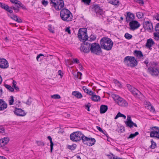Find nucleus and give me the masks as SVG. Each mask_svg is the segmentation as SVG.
Listing matches in <instances>:
<instances>
[{"mask_svg":"<svg viewBox=\"0 0 159 159\" xmlns=\"http://www.w3.org/2000/svg\"><path fill=\"white\" fill-rule=\"evenodd\" d=\"M124 37L126 39L129 40L132 38L133 36L132 35L127 33L125 34Z\"/></svg>","mask_w":159,"mask_h":159,"instance_id":"obj_37","label":"nucleus"},{"mask_svg":"<svg viewBox=\"0 0 159 159\" xmlns=\"http://www.w3.org/2000/svg\"><path fill=\"white\" fill-rule=\"evenodd\" d=\"M124 62L126 63L128 66L131 67H134L138 64L136 60L134 57H126L124 59Z\"/></svg>","mask_w":159,"mask_h":159,"instance_id":"obj_5","label":"nucleus"},{"mask_svg":"<svg viewBox=\"0 0 159 159\" xmlns=\"http://www.w3.org/2000/svg\"><path fill=\"white\" fill-rule=\"evenodd\" d=\"M57 73L59 75L61 76V77H62L63 76V73L61 71V70H58Z\"/></svg>","mask_w":159,"mask_h":159,"instance_id":"obj_63","label":"nucleus"},{"mask_svg":"<svg viewBox=\"0 0 159 159\" xmlns=\"http://www.w3.org/2000/svg\"><path fill=\"white\" fill-rule=\"evenodd\" d=\"M43 55L42 54H40L39 55H38L37 57H36V59L37 60L39 61V59L40 58V57L41 56H43Z\"/></svg>","mask_w":159,"mask_h":159,"instance_id":"obj_60","label":"nucleus"},{"mask_svg":"<svg viewBox=\"0 0 159 159\" xmlns=\"http://www.w3.org/2000/svg\"><path fill=\"white\" fill-rule=\"evenodd\" d=\"M66 31L69 34H71L70 30V29L69 27H67L66 28Z\"/></svg>","mask_w":159,"mask_h":159,"instance_id":"obj_64","label":"nucleus"},{"mask_svg":"<svg viewBox=\"0 0 159 159\" xmlns=\"http://www.w3.org/2000/svg\"><path fill=\"white\" fill-rule=\"evenodd\" d=\"M77 35L79 40L83 42L85 41L88 38L87 34V29L85 28L80 29Z\"/></svg>","mask_w":159,"mask_h":159,"instance_id":"obj_6","label":"nucleus"},{"mask_svg":"<svg viewBox=\"0 0 159 159\" xmlns=\"http://www.w3.org/2000/svg\"><path fill=\"white\" fill-rule=\"evenodd\" d=\"M51 97L54 99H59L61 98L60 96L58 94H54L51 96Z\"/></svg>","mask_w":159,"mask_h":159,"instance_id":"obj_44","label":"nucleus"},{"mask_svg":"<svg viewBox=\"0 0 159 159\" xmlns=\"http://www.w3.org/2000/svg\"><path fill=\"white\" fill-rule=\"evenodd\" d=\"M9 1H10V2L13 4H18V3L20 2V1L18 0H9Z\"/></svg>","mask_w":159,"mask_h":159,"instance_id":"obj_50","label":"nucleus"},{"mask_svg":"<svg viewBox=\"0 0 159 159\" xmlns=\"http://www.w3.org/2000/svg\"><path fill=\"white\" fill-rule=\"evenodd\" d=\"M18 5L20 7H21L23 9L26 10V8L20 2L19 3H18Z\"/></svg>","mask_w":159,"mask_h":159,"instance_id":"obj_45","label":"nucleus"},{"mask_svg":"<svg viewBox=\"0 0 159 159\" xmlns=\"http://www.w3.org/2000/svg\"><path fill=\"white\" fill-rule=\"evenodd\" d=\"M41 2L42 4L45 7L47 6L48 3V1H46L45 0H42Z\"/></svg>","mask_w":159,"mask_h":159,"instance_id":"obj_46","label":"nucleus"},{"mask_svg":"<svg viewBox=\"0 0 159 159\" xmlns=\"http://www.w3.org/2000/svg\"><path fill=\"white\" fill-rule=\"evenodd\" d=\"M96 140L94 138H89L86 145L89 146H91L94 144Z\"/></svg>","mask_w":159,"mask_h":159,"instance_id":"obj_24","label":"nucleus"},{"mask_svg":"<svg viewBox=\"0 0 159 159\" xmlns=\"http://www.w3.org/2000/svg\"><path fill=\"white\" fill-rule=\"evenodd\" d=\"M100 44L102 49L108 51L111 50L113 46V43L110 38L103 37L101 39Z\"/></svg>","mask_w":159,"mask_h":159,"instance_id":"obj_1","label":"nucleus"},{"mask_svg":"<svg viewBox=\"0 0 159 159\" xmlns=\"http://www.w3.org/2000/svg\"><path fill=\"white\" fill-rule=\"evenodd\" d=\"M31 103V99L30 98H29L27 100L26 102V104L28 105H30Z\"/></svg>","mask_w":159,"mask_h":159,"instance_id":"obj_53","label":"nucleus"},{"mask_svg":"<svg viewBox=\"0 0 159 159\" xmlns=\"http://www.w3.org/2000/svg\"><path fill=\"white\" fill-rule=\"evenodd\" d=\"M144 25L145 28L147 30H151L153 29L152 23L149 21H146L145 22Z\"/></svg>","mask_w":159,"mask_h":159,"instance_id":"obj_27","label":"nucleus"},{"mask_svg":"<svg viewBox=\"0 0 159 159\" xmlns=\"http://www.w3.org/2000/svg\"><path fill=\"white\" fill-rule=\"evenodd\" d=\"M133 89L131 92L132 94L136 97H138L141 94V92L135 88H133Z\"/></svg>","mask_w":159,"mask_h":159,"instance_id":"obj_26","label":"nucleus"},{"mask_svg":"<svg viewBox=\"0 0 159 159\" xmlns=\"http://www.w3.org/2000/svg\"><path fill=\"white\" fill-rule=\"evenodd\" d=\"M0 7L4 9L10 13H12V11L11 9H9V7L5 4L0 2Z\"/></svg>","mask_w":159,"mask_h":159,"instance_id":"obj_21","label":"nucleus"},{"mask_svg":"<svg viewBox=\"0 0 159 159\" xmlns=\"http://www.w3.org/2000/svg\"><path fill=\"white\" fill-rule=\"evenodd\" d=\"M10 17L11 19H14V20L19 23H21L22 21L21 19L19 18L17 16L15 15L14 14H13Z\"/></svg>","mask_w":159,"mask_h":159,"instance_id":"obj_30","label":"nucleus"},{"mask_svg":"<svg viewBox=\"0 0 159 159\" xmlns=\"http://www.w3.org/2000/svg\"><path fill=\"white\" fill-rule=\"evenodd\" d=\"M19 8L20 7L19 6H18L17 7H15V6H12L10 7H9V9H11L12 11V12H13L12 9H13L17 13L19 11Z\"/></svg>","mask_w":159,"mask_h":159,"instance_id":"obj_33","label":"nucleus"},{"mask_svg":"<svg viewBox=\"0 0 159 159\" xmlns=\"http://www.w3.org/2000/svg\"><path fill=\"white\" fill-rule=\"evenodd\" d=\"M91 0H81V1L82 2L84 3L85 4L87 5H89Z\"/></svg>","mask_w":159,"mask_h":159,"instance_id":"obj_43","label":"nucleus"},{"mask_svg":"<svg viewBox=\"0 0 159 159\" xmlns=\"http://www.w3.org/2000/svg\"><path fill=\"white\" fill-rule=\"evenodd\" d=\"M82 75V74L80 72H77V74L75 76H76L77 77L80 79H81V76Z\"/></svg>","mask_w":159,"mask_h":159,"instance_id":"obj_48","label":"nucleus"},{"mask_svg":"<svg viewBox=\"0 0 159 159\" xmlns=\"http://www.w3.org/2000/svg\"><path fill=\"white\" fill-rule=\"evenodd\" d=\"M112 96L114 100L119 106L123 107H128V103L125 100L118 95L114 94Z\"/></svg>","mask_w":159,"mask_h":159,"instance_id":"obj_4","label":"nucleus"},{"mask_svg":"<svg viewBox=\"0 0 159 159\" xmlns=\"http://www.w3.org/2000/svg\"><path fill=\"white\" fill-rule=\"evenodd\" d=\"M136 16L139 18H142L143 16V13L140 12H138L136 13Z\"/></svg>","mask_w":159,"mask_h":159,"instance_id":"obj_49","label":"nucleus"},{"mask_svg":"<svg viewBox=\"0 0 159 159\" xmlns=\"http://www.w3.org/2000/svg\"><path fill=\"white\" fill-rule=\"evenodd\" d=\"M3 92V91L1 87L0 86V97L2 96Z\"/></svg>","mask_w":159,"mask_h":159,"instance_id":"obj_58","label":"nucleus"},{"mask_svg":"<svg viewBox=\"0 0 159 159\" xmlns=\"http://www.w3.org/2000/svg\"><path fill=\"white\" fill-rule=\"evenodd\" d=\"M129 30L132 31H134L140 27V24L137 21L133 20L129 22Z\"/></svg>","mask_w":159,"mask_h":159,"instance_id":"obj_11","label":"nucleus"},{"mask_svg":"<svg viewBox=\"0 0 159 159\" xmlns=\"http://www.w3.org/2000/svg\"><path fill=\"white\" fill-rule=\"evenodd\" d=\"M12 87L14 88V87L16 86V82L14 80H13L12 82Z\"/></svg>","mask_w":159,"mask_h":159,"instance_id":"obj_62","label":"nucleus"},{"mask_svg":"<svg viewBox=\"0 0 159 159\" xmlns=\"http://www.w3.org/2000/svg\"><path fill=\"white\" fill-rule=\"evenodd\" d=\"M155 30L156 32L154 33V36L155 37H157L159 39V23L156 24L155 27Z\"/></svg>","mask_w":159,"mask_h":159,"instance_id":"obj_23","label":"nucleus"},{"mask_svg":"<svg viewBox=\"0 0 159 159\" xmlns=\"http://www.w3.org/2000/svg\"><path fill=\"white\" fill-rule=\"evenodd\" d=\"M113 81L116 86L119 87H121V84L119 81L116 80H114Z\"/></svg>","mask_w":159,"mask_h":159,"instance_id":"obj_42","label":"nucleus"},{"mask_svg":"<svg viewBox=\"0 0 159 159\" xmlns=\"http://www.w3.org/2000/svg\"><path fill=\"white\" fill-rule=\"evenodd\" d=\"M119 117H122L125 119L126 118L125 116L123 114L121 113L120 112H119L117 113L116 116L115 117V119H116Z\"/></svg>","mask_w":159,"mask_h":159,"instance_id":"obj_34","label":"nucleus"},{"mask_svg":"<svg viewBox=\"0 0 159 159\" xmlns=\"http://www.w3.org/2000/svg\"><path fill=\"white\" fill-rule=\"evenodd\" d=\"M137 3L141 4V5H143L144 4L143 1V0H137Z\"/></svg>","mask_w":159,"mask_h":159,"instance_id":"obj_57","label":"nucleus"},{"mask_svg":"<svg viewBox=\"0 0 159 159\" xmlns=\"http://www.w3.org/2000/svg\"><path fill=\"white\" fill-rule=\"evenodd\" d=\"M154 17L157 20L159 21V15L158 14H157L154 16Z\"/></svg>","mask_w":159,"mask_h":159,"instance_id":"obj_55","label":"nucleus"},{"mask_svg":"<svg viewBox=\"0 0 159 159\" xmlns=\"http://www.w3.org/2000/svg\"><path fill=\"white\" fill-rule=\"evenodd\" d=\"M76 147V144H74L72 145H68L67 146V148L71 150H74Z\"/></svg>","mask_w":159,"mask_h":159,"instance_id":"obj_39","label":"nucleus"},{"mask_svg":"<svg viewBox=\"0 0 159 159\" xmlns=\"http://www.w3.org/2000/svg\"><path fill=\"white\" fill-rule=\"evenodd\" d=\"M125 122L127 127L131 128L133 127V126L136 127H137V125L132 121L131 118L129 115L127 116V120L125 121Z\"/></svg>","mask_w":159,"mask_h":159,"instance_id":"obj_13","label":"nucleus"},{"mask_svg":"<svg viewBox=\"0 0 159 159\" xmlns=\"http://www.w3.org/2000/svg\"><path fill=\"white\" fill-rule=\"evenodd\" d=\"M89 95L92 96L95 94V93L93 92L91 90H88V92L87 93Z\"/></svg>","mask_w":159,"mask_h":159,"instance_id":"obj_52","label":"nucleus"},{"mask_svg":"<svg viewBox=\"0 0 159 159\" xmlns=\"http://www.w3.org/2000/svg\"><path fill=\"white\" fill-rule=\"evenodd\" d=\"M83 134L80 132L76 131L71 134L70 135V139L74 142H77L81 140Z\"/></svg>","mask_w":159,"mask_h":159,"instance_id":"obj_7","label":"nucleus"},{"mask_svg":"<svg viewBox=\"0 0 159 159\" xmlns=\"http://www.w3.org/2000/svg\"><path fill=\"white\" fill-rule=\"evenodd\" d=\"M96 128L100 132L103 133V131L102 129L100 127L98 126H97Z\"/></svg>","mask_w":159,"mask_h":159,"instance_id":"obj_59","label":"nucleus"},{"mask_svg":"<svg viewBox=\"0 0 159 159\" xmlns=\"http://www.w3.org/2000/svg\"><path fill=\"white\" fill-rule=\"evenodd\" d=\"M154 44V42L152 39H148L146 44V46L148 48H150Z\"/></svg>","mask_w":159,"mask_h":159,"instance_id":"obj_22","label":"nucleus"},{"mask_svg":"<svg viewBox=\"0 0 159 159\" xmlns=\"http://www.w3.org/2000/svg\"><path fill=\"white\" fill-rule=\"evenodd\" d=\"M14 112L16 115L18 116H24L26 115L24 110L19 108H16Z\"/></svg>","mask_w":159,"mask_h":159,"instance_id":"obj_15","label":"nucleus"},{"mask_svg":"<svg viewBox=\"0 0 159 159\" xmlns=\"http://www.w3.org/2000/svg\"><path fill=\"white\" fill-rule=\"evenodd\" d=\"M50 4L52 8L59 11L64 6L63 0H49Z\"/></svg>","mask_w":159,"mask_h":159,"instance_id":"obj_3","label":"nucleus"},{"mask_svg":"<svg viewBox=\"0 0 159 159\" xmlns=\"http://www.w3.org/2000/svg\"><path fill=\"white\" fill-rule=\"evenodd\" d=\"M61 19L65 21L69 22L72 21L73 15L71 12L68 9L64 8L61 10L60 13Z\"/></svg>","mask_w":159,"mask_h":159,"instance_id":"obj_2","label":"nucleus"},{"mask_svg":"<svg viewBox=\"0 0 159 159\" xmlns=\"http://www.w3.org/2000/svg\"><path fill=\"white\" fill-rule=\"evenodd\" d=\"M106 155L108 157V158L110 159H112V157L114 156V155L112 153H111V155L107 154V155Z\"/></svg>","mask_w":159,"mask_h":159,"instance_id":"obj_56","label":"nucleus"},{"mask_svg":"<svg viewBox=\"0 0 159 159\" xmlns=\"http://www.w3.org/2000/svg\"><path fill=\"white\" fill-rule=\"evenodd\" d=\"M82 89L85 93H87L88 92V89L85 87L83 86L82 88Z\"/></svg>","mask_w":159,"mask_h":159,"instance_id":"obj_61","label":"nucleus"},{"mask_svg":"<svg viewBox=\"0 0 159 159\" xmlns=\"http://www.w3.org/2000/svg\"><path fill=\"white\" fill-rule=\"evenodd\" d=\"M48 27H49L48 30H49V31L52 33H54V31L52 29V28L51 27V25H49L48 26Z\"/></svg>","mask_w":159,"mask_h":159,"instance_id":"obj_54","label":"nucleus"},{"mask_svg":"<svg viewBox=\"0 0 159 159\" xmlns=\"http://www.w3.org/2000/svg\"><path fill=\"white\" fill-rule=\"evenodd\" d=\"M4 86L9 91L11 92H13L14 91V88L11 86L7 84H5L4 85Z\"/></svg>","mask_w":159,"mask_h":159,"instance_id":"obj_36","label":"nucleus"},{"mask_svg":"<svg viewBox=\"0 0 159 159\" xmlns=\"http://www.w3.org/2000/svg\"><path fill=\"white\" fill-rule=\"evenodd\" d=\"M108 109L107 106L105 105H102L100 107V112L101 113H105Z\"/></svg>","mask_w":159,"mask_h":159,"instance_id":"obj_25","label":"nucleus"},{"mask_svg":"<svg viewBox=\"0 0 159 159\" xmlns=\"http://www.w3.org/2000/svg\"><path fill=\"white\" fill-rule=\"evenodd\" d=\"M150 129L152 131L150 132V137L152 138L155 137L159 139V127H151Z\"/></svg>","mask_w":159,"mask_h":159,"instance_id":"obj_9","label":"nucleus"},{"mask_svg":"<svg viewBox=\"0 0 159 159\" xmlns=\"http://www.w3.org/2000/svg\"><path fill=\"white\" fill-rule=\"evenodd\" d=\"M9 141V138L7 137L0 139V147H3L8 143Z\"/></svg>","mask_w":159,"mask_h":159,"instance_id":"obj_17","label":"nucleus"},{"mask_svg":"<svg viewBox=\"0 0 159 159\" xmlns=\"http://www.w3.org/2000/svg\"><path fill=\"white\" fill-rule=\"evenodd\" d=\"M93 9L94 11L97 14H101L102 13V10L100 8L98 5H94Z\"/></svg>","mask_w":159,"mask_h":159,"instance_id":"obj_19","label":"nucleus"},{"mask_svg":"<svg viewBox=\"0 0 159 159\" xmlns=\"http://www.w3.org/2000/svg\"><path fill=\"white\" fill-rule=\"evenodd\" d=\"M72 94L78 98H81L83 97L80 93L76 91L73 92Z\"/></svg>","mask_w":159,"mask_h":159,"instance_id":"obj_31","label":"nucleus"},{"mask_svg":"<svg viewBox=\"0 0 159 159\" xmlns=\"http://www.w3.org/2000/svg\"><path fill=\"white\" fill-rule=\"evenodd\" d=\"M90 51L92 53L98 54L101 52V46L98 43H90Z\"/></svg>","mask_w":159,"mask_h":159,"instance_id":"obj_8","label":"nucleus"},{"mask_svg":"<svg viewBox=\"0 0 159 159\" xmlns=\"http://www.w3.org/2000/svg\"><path fill=\"white\" fill-rule=\"evenodd\" d=\"M151 142L152 144L150 146V147L152 149H154L156 147V143L154 142L153 140L152 139L151 140Z\"/></svg>","mask_w":159,"mask_h":159,"instance_id":"obj_41","label":"nucleus"},{"mask_svg":"<svg viewBox=\"0 0 159 159\" xmlns=\"http://www.w3.org/2000/svg\"><path fill=\"white\" fill-rule=\"evenodd\" d=\"M90 41H93L94 40L96 39V37L94 35L92 34L90 36Z\"/></svg>","mask_w":159,"mask_h":159,"instance_id":"obj_47","label":"nucleus"},{"mask_svg":"<svg viewBox=\"0 0 159 159\" xmlns=\"http://www.w3.org/2000/svg\"><path fill=\"white\" fill-rule=\"evenodd\" d=\"M108 2L116 6H118L120 4L119 0H108Z\"/></svg>","mask_w":159,"mask_h":159,"instance_id":"obj_28","label":"nucleus"},{"mask_svg":"<svg viewBox=\"0 0 159 159\" xmlns=\"http://www.w3.org/2000/svg\"><path fill=\"white\" fill-rule=\"evenodd\" d=\"M90 43L87 42H84L80 47L81 51L85 53H88L90 51Z\"/></svg>","mask_w":159,"mask_h":159,"instance_id":"obj_12","label":"nucleus"},{"mask_svg":"<svg viewBox=\"0 0 159 159\" xmlns=\"http://www.w3.org/2000/svg\"><path fill=\"white\" fill-rule=\"evenodd\" d=\"M89 138L85 136L83 134V136H82V137L81 138V140H82L83 143L86 145Z\"/></svg>","mask_w":159,"mask_h":159,"instance_id":"obj_32","label":"nucleus"},{"mask_svg":"<svg viewBox=\"0 0 159 159\" xmlns=\"http://www.w3.org/2000/svg\"><path fill=\"white\" fill-rule=\"evenodd\" d=\"M14 102V99L13 96L10 97L9 100V105H11L13 104Z\"/></svg>","mask_w":159,"mask_h":159,"instance_id":"obj_40","label":"nucleus"},{"mask_svg":"<svg viewBox=\"0 0 159 159\" xmlns=\"http://www.w3.org/2000/svg\"><path fill=\"white\" fill-rule=\"evenodd\" d=\"M91 99L94 101L97 102L100 100V98L99 96L96 95L95 93L91 97Z\"/></svg>","mask_w":159,"mask_h":159,"instance_id":"obj_29","label":"nucleus"},{"mask_svg":"<svg viewBox=\"0 0 159 159\" xmlns=\"http://www.w3.org/2000/svg\"><path fill=\"white\" fill-rule=\"evenodd\" d=\"M134 53L135 56L138 58L140 59L144 58V56L141 51L136 50L134 51Z\"/></svg>","mask_w":159,"mask_h":159,"instance_id":"obj_20","label":"nucleus"},{"mask_svg":"<svg viewBox=\"0 0 159 159\" xmlns=\"http://www.w3.org/2000/svg\"><path fill=\"white\" fill-rule=\"evenodd\" d=\"M7 107V103L3 99H0V111H3L6 109Z\"/></svg>","mask_w":159,"mask_h":159,"instance_id":"obj_18","label":"nucleus"},{"mask_svg":"<svg viewBox=\"0 0 159 159\" xmlns=\"http://www.w3.org/2000/svg\"><path fill=\"white\" fill-rule=\"evenodd\" d=\"M127 86L129 90L130 91V92H131L133 89V88H134V87H132L131 85L129 84H127Z\"/></svg>","mask_w":159,"mask_h":159,"instance_id":"obj_51","label":"nucleus"},{"mask_svg":"<svg viewBox=\"0 0 159 159\" xmlns=\"http://www.w3.org/2000/svg\"><path fill=\"white\" fill-rule=\"evenodd\" d=\"M139 133L138 132H136L134 134H130L129 137H128V139H133L136 136L138 135Z\"/></svg>","mask_w":159,"mask_h":159,"instance_id":"obj_38","label":"nucleus"},{"mask_svg":"<svg viewBox=\"0 0 159 159\" xmlns=\"http://www.w3.org/2000/svg\"><path fill=\"white\" fill-rule=\"evenodd\" d=\"M48 139L50 141V143H51V144H50V150H51V152H52V149H53V143L52 141V138L50 136H48Z\"/></svg>","mask_w":159,"mask_h":159,"instance_id":"obj_35","label":"nucleus"},{"mask_svg":"<svg viewBox=\"0 0 159 159\" xmlns=\"http://www.w3.org/2000/svg\"><path fill=\"white\" fill-rule=\"evenodd\" d=\"M148 71L152 76H157L159 74V68L156 66H150L148 68Z\"/></svg>","mask_w":159,"mask_h":159,"instance_id":"obj_10","label":"nucleus"},{"mask_svg":"<svg viewBox=\"0 0 159 159\" xmlns=\"http://www.w3.org/2000/svg\"><path fill=\"white\" fill-rule=\"evenodd\" d=\"M9 64L7 61L5 59L0 57V68L6 69L8 68Z\"/></svg>","mask_w":159,"mask_h":159,"instance_id":"obj_14","label":"nucleus"},{"mask_svg":"<svg viewBox=\"0 0 159 159\" xmlns=\"http://www.w3.org/2000/svg\"><path fill=\"white\" fill-rule=\"evenodd\" d=\"M134 15L130 12H127L126 16V19L127 22H130L134 19Z\"/></svg>","mask_w":159,"mask_h":159,"instance_id":"obj_16","label":"nucleus"}]
</instances>
